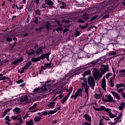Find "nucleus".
Instances as JSON below:
<instances>
[{
  "label": "nucleus",
  "mask_w": 125,
  "mask_h": 125,
  "mask_svg": "<svg viewBox=\"0 0 125 125\" xmlns=\"http://www.w3.org/2000/svg\"><path fill=\"white\" fill-rule=\"evenodd\" d=\"M100 70H100L97 69V68H94L93 70V77L95 81H99V80L102 78L104 74H105L106 72H108L109 68L107 66L103 64L101 65Z\"/></svg>",
  "instance_id": "1"
},
{
  "label": "nucleus",
  "mask_w": 125,
  "mask_h": 125,
  "mask_svg": "<svg viewBox=\"0 0 125 125\" xmlns=\"http://www.w3.org/2000/svg\"><path fill=\"white\" fill-rule=\"evenodd\" d=\"M39 91V93H41L42 95V94H45V93H47V90L46 88V87L45 86H43L42 87V88H35L33 92H38Z\"/></svg>",
  "instance_id": "2"
},
{
  "label": "nucleus",
  "mask_w": 125,
  "mask_h": 125,
  "mask_svg": "<svg viewBox=\"0 0 125 125\" xmlns=\"http://www.w3.org/2000/svg\"><path fill=\"white\" fill-rule=\"evenodd\" d=\"M78 96H83V89H79L75 93V95H72L71 98L74 99V100H77Z\"/></svg>",
  "instance_id": "3"
},
{
  "label": "nucleus",
  "mask_w": 125,
  "mask_h": 125,
  "mask_svg": "<svg viewBox=\"0 0 125 125\" xmlns=\"http://www.w3.org/2000/svg\"><path fill=\"white\" fill-rule=\"evenodd\" d=\"M82 87L84 89V92L86 93L87 96H88V90L89 89V86L87 85V81L86 79H83V82L82 84Z\"/></svg>",
  "instance_id": "4"
},
{
  "label": "nucleus",
  "mask_w": 125,
  "mask_h": 125,
  "mask_svg": "<svg viewBox=\"0 0 125 125\" xmlns=\"http://www.w3.org/2000/svg\"><path fill=\"white\" fill-rule=\"evenodd\" d=\"M87 81L89 85L92 87V89H94V86H95V82L94 81V79L92 77H89L87 78Z\"/></svg>",
  "instance_id": "5"
},
{
  "label": "nucleus",
  "mask_w": 125,
  "mask_h": 125,
  "mask_svg": "<svg viewBox=\"0 0 125 125\" xmlns=\"http://www.w3.org/2000/svg\"><path fill=\"white\" fill-rule=\"evenodd\" d=\"M105 97H107L106 99H104V98H103V101L104 102H113V97H112V96L111 95H108L107 96V95H105Z\"/></svg>",
  "instance_id": "6"
},
{
  "label": "nucleus",
  "mask_w": 125,
  "mask_h": 125,
  "mask_svg": "<svg viewBox=\"0 0 125 125\" xmlns=\"http://www.w3.org/2000/svg\"><path fill=\"white\" fill-rule=\"evenodd\" d=\"M106 113L108 114V116L109 118H111V119H113L117 117V114H113L112 113V109L111 108H108V110H107Z\"/></svg>",
  "instance_id": "7"
},
{
  "label": "nucleus",
  "mask_w": 125,
  "mask_h": 125,
  "mask_svg": "<svg viewBox=\"0 0 125 125\" xmlns=\"http://www.w3.org/2000/svg\"><path fill=\"white\" fill-rule=\"evenodd\" d=\"M94 110L95 111H104V112H106L109 109V108H106L104 106H102L99 108L94 107Z\"/></svg>",
  "instance_id": "8"
},
{
  "label": "nucleus",
  "mask_w": 125,
  "mask_h": 125,
  "mask_svg": "<svg viewBox=\"0 0 125 125\" xmlns=\"http://www.w3.org/2000/svg\"><path fill=\"white\" fill-rule=\"evenodd\" d=\"M46 4H48V5H49L50 6H53V2L50 1V0H47L45 1V2L43 4L42 6V8H46Z\"/></svg>",
  "instance_id": "9"
},
{
  "label": "nucleus",
  "mask_w": 125,
  "mask_h": 125,
  "mask_svg": "<svg viewBox=\"0 0 125 125\" xmlns=\"http://www.w3.org/2000/svg\"><path fill=\"white\" fill-rule=\"evenodd\" d=\"M83 118H84L87 122H91L92 121L91 116H89L88 114H85L83 116Z\"/></svg>",
  "instance_id": "10"
},
{
  "label": "nucleus",
  "mask_w": 125,
  "mask_h": 125,
  "mask_svg": "<svg viewBox=\"0 0 125 125\" xmlns=\"http://www.w3.org/2000/svg\"><path fill=\"white\" fill-rule=\"evenodd\" d=\"M102 87L103 89L106 92V79L104 78L102 81Z\"/></svg>",
  "instance_id": "11"
},
{
  "label": "nucleus",
  "mask_w": 125,
  "mask_h": 125,
  "mask_svg": "<svg viewBox=\"0 0 125 125\" xmlns=\"http://www.w3.org/2000/svg\"><path fill=\"white\" fill-rule=\"evenodd\" d=\"M13 112L14 114H16V115L20 114L21 113V108L16 107L13 110Z\"/></svg>",
  "instance_id": "12"
},
{
  "label": "nucleus",
  "mask_w": 125,
  "mask_h": 125,
  "mask_svg": "<svg viewBox=\"0 0 125 125\" xmlns=\"http://www.w3.org/2000/svg\"><path fill=\"white\" fill-rule=\"evenodd\" d=\"M78 15H83V19L84 20H88V15L87 14H83L82 12L79 13Z\"/></svg>",
  "instance_id": "13"
},
{
  "label": "nucleus",
  "mask_w": 125,
  "mask_h": 125,
  "mask_svg": "<svg viewBox=\"0 0 125 125\" xmlns=\"http://www.w3.org/2000/svg\"><path fill=\"white\" fill-rule=\"evenodd\" d=\"M111 93L113 96H115V98L117 99V100H121V97L119 95V94L115 92H111Z\"/></svg>",
  "instance_id": "14"
},
{
  "label": "nucleus",
  "mask_w": 125,
  "mask_h": 125,
  "mask_svg": "<svg viewBox=\"0 0 125 125\" xmlns=\"http://www.w3.org/2000/svg\"><path fill=\"white\" fill-rule=\"evenodd\" d=\"M122 117H123V114L122 113H120V115L116 118H115L114 119V122L113 124H117V123L118 122V121H119L120 120V119L121 118H122Z\"/></svg>",
  "instance_id": "15"
},
{
  "label": "nucleus",
  "mask_w": 125,
  "mask_h": 125,
  "mask_svg": "<svg viewBox=\"0 0 125 125\" xmlns=\"http://www.w3.org/2000/svg\"><path fill=\"white\" fill-rule=\"evenodd\" d=\"M83 67H78L76 68L75 70V74H79V73H83Z\"/></svg>",
  "instance_id": "16"
},
{
  "label": "nucleus",
  "mask_w": 125,
  "mask_h": 125,
  "mask_svg": "<svg viewBox=\"0 0 125 125\" xmlns=\"http://www.w3.org/2000/svg\"><path fill=\"white\" fill-rule=\"evenodd\" d=\"M42 59V58L41 57H38V58H32L31 59V61L32 62H38V61H40Z\"/></svg>",
  "instance_id": "17"
},
{
  "label": "nucleus",
  "mask_w": 125,
  "mask_h": 125,
  "mask_svg": "<svg viewBox=\"0 0 125 125\" xmlns=\"http://www.w3.org/2000/svg\"><path fill=\"white\" fill-rule=\"evenodd\" d=\"M44 26H43V28H46L47 30H49L51 28L50 24H49V22L46 21L44 23Z\"/></svg>",
  "instance_id": "18"
},
{
  "label": "nucleus",
  "mask_w": 125,
  "mask_h": 125,
  "mask_svg": "<svg viewBox=\"0 0 125 125\" xmlns=\"http://www.w3.org/2000/svg\"><path fill=\"white\" fill-rule=\"evenodd\" d=\"M60 4H61L60 8H62V9L67 8V4H66L65 2L63 1L61 2Z\"/></svg>",
  "instance_id": "19"
},
{
  "label": "nucleus",
  "mask_w": 125,
  "mask_h": 125,
  "mask_svg": "<svg viewBox=\"0 0 125 125\" xmlns=\"http://www.w3.org/2000/svg\"><path fill=\"white\" fill-rule=\"evenodd\" d=\"M12 108H8L5 110L2 115V117L4 118V117H5V116L7 115V113H9V112L10 111V110H12Z\"/></svg>",
  "instance_id": "20"
},
{
  "label": "nucleus",
  "mask_w": 125,
  "mask_h": 125,
  "mask_svg": "<svg viewBox=\"0 0 125 125\" xmlns=\"http://www.w3.org/2000/svg\"><path fill=\"white\" fill-rule=\"evenodd\" d=\"M119 76L120 77H125V69H122L119 71Z\"/></svg>",
  "instance_id": "21"
},
{
  "label": "nucleus",
  "mask_w": 125,
  "mask_h": 125,
  "mask_svg": "<svg viewBox=\"0 0 125 125\" xmlns=\"http://www.w3.org/2000/svg\"><path fill=\"white\" fill-rule=\"evenodd\" d=\"M47 107L48 108H53V107L55 106V102H52L49 103L47 105Z\"/></svg>",
  "instance_id": "22"
},
{
  "label": "nucleus",
  "mask_w": 125,
  "mask_h": 125,
  "mask_svg": "<svg viewBox=\"0 0 125 125\" xmlns=\"http://www.w3.org/2000/svg\"><path fill=\"white\" fill-rule=\"evenodd\" d=\"M125 103H122L120 104V106H119V109L120 111H122V110L124 109V108H125Z\"/></svg>",
  "instance_id": "23"
},
{
  "label": "nucleus",
  "mask_w": 125,
  "mask_h": 125,
  "mask_svg": "<svg viewBox=\"0 0 125 125\" xmlns=\"http://www.w3.org/2000/svg\"><path fill=\"white\" fill-rule=\"evenodd\" d=\"M100 61H101V59H99L96 61H94L91 62V64L92 66H95V65H96V64H97V63H98Z\"/></svg>",
  "instance_id": "24"
},
{
  "label": "nucleus",
  "mask_w": 125,
  "mask_h": 125,
  "mask_svg": "<svg viewBox=\"0 0 125 125\" xmlns=\"http://www.w3.org/2000/svg\"><path fill=\"white\" fill-rule=\"evenodd\" d=\"M91 73V71L90 70H87L86 71H84L83 73V77H85V76H88V75H90Z\"/></svg>",
  "instance_id": "25"
},
{
  "label": "nucleus",
  "mask_w": 125,
  "mask_h": 125,
  "mask_svg": "<svg viewBox=\"0 0 125 125\" xmlns=\"http://www.w3.org/2000/svg\"><path fill=\"white\" fill-rule=\"evenodd\" d=\"M124 86H125V84L123 83H120L119 84H116L117 89H119L120 87H124Z\"/></svg>",
  "instance_id": "26"
},
{
  "label": "nucleus",
  "mask_w": 125,
  "mask_h": 125,
  "mask_svg": "<svg viewBox=\"0 0 125 125\" xmlns=\"http://www.w3.org/2000/svg\"><path fill=\"white\" fill-rule=\"evenodd\" d=\"M42 52V48L40 47L36 51V54L37 55H40Z\"/></svg>",
  "instance_id": "27"
},
{
  "label": "nucleus",
  "mask_w": 125,
  "mask_h": 125,
  "mask_svg": "<svg viewBox=\"0 0 125 125\" xmlns=\"http://www.w3.org/2000/svg\"><path fill=\"white\" fill-rule=\"evenodd\" d=\"M21 101L24 102L25 101H28V96H23L21 98Z\"/></svg>",
  "instance_id": "28"
},
{
  "label": "nucleus",
  "mask_w": 125,
  "mask_h": 125,
  "mask_svg": "<svg viewBox=\"0 0 125 125\" xmlns=\"http://www.w3.org/2000/svg\"><path fill=\"white\" fill-rule=\"evenodd\" d=\"M68 98H69V97L68 96H66L61 101L62 104H64V103H65L67 100H68Z\"/></svg>",
  "instance_id": "29"
},
{
  "label": "nucleus",
  "mask_w": 125,
  "mask_h": 125,
  "mask_svg": "<svg viewBox=\"0 0 125 125\" xmlns=\"http://www.w3.org/2000/svg\"><path fill=\"white\" fill-rule=\"evenodd\" d=\"M31 65H32V62H28L27 64L24 66V69L27 70V69H28V68H29Z\"/></svg>",
  "instance_id": "30"
},
{
  "label": "nucleus",
  "mask_w": 125,
  "mask_h": 125,
  "mask_svg": "<svg viewBox=\"0 0 125 125\" xmlns=\"http://www.w3.org/2000/svg\"><path fill=\"white\" fill-rule=\"evenodd\" d=\"M26 53L28 55H33L35 53V50L31 49L29 52H26Z\"/></svg>",
  "instance_id": "31"
},
{
  "label": "nucleus",
  "mask_w": 125,
  "mask_h": 125,
  "mask_svg": "<svg viewBox=\"0 0 125 125\" xmlns=\"http://www.w3.org/2000/svg\"><path fill=\"white\" fill-rule=\"evenodd\" d=\"M34 120L33 119H31L29 121H27L26 122V124L27 125H33L34 123H33Z\"/></svg>",
  "instance_id": "32"
},
{
  "label": "nucleus",
  "mask_w": 125,
  "mask_h": 125,
  "mask_svg": "<svg viewBox=\"0 0 125 125\" xmlns=\"http://www.w3.org/2000/svg\"><path fill=\"white\" fill-rule=\"evenodd\" d=\"M102 97V95L101 94H95V98L96 99H100Z\"/></svg>",
  "instance_id": "33"
},
{
  "label": "nucleus",
  "mask_w": 125,
  "mask_h": 125,
  "mask_svg": "<svg viewBox=\"0 0 125 125\" xmlns=\"http://www.w3.org/2000/svg\"><path fill=\"white\" fill-rule=\"evenodd\" d=\"M48 55V53L47 54H43L41 56L39 57H41V59H44V58H46Z\"/></svg>",
  "instance_id": "34"
},
{
  "label": "nucleus",
  "mask_w": 125,
  "mask_h": 125,
  "mask_svg": "<svg viewBox=\"0 0 125 125\" xmlns=\"http://www.w3.org/2000/svg\"><path fill=\"white\" fill-rule=\"evenodd\" d=\"M38 104H34L31 107H29V110H34V109L37 108Z\"/></svg>",
  "instance_id": "35"
},
{
  "label": "nucleus",
  "mask_w": 125,
  "mask_h": 125,
  "mask_svg": "<svg viewBox=\"0 0 125 125\" xmlns=\"http://www.w3.org/2000/svg\"><path fill=\"white\" fill-rule=\"evenodd\" d=\"M7 79L5 76L2 77V74H0V81H3V80H6Z\"/></svg>",
  "instance_id": "36"
},
{
  "label": "nucleus",
  "mask_w": 125,
  "mask_h": 125,
  "mask_svg": "<svg viewBox=\"0 0 125 125\" xmlns=\"http://www.w3.org/2000/svg\"><path fill=\"white\" fill-rule=\"evenodd\" d=\"M41 120V117L39 116H36L35 118L34 119V121L37 123V122H39Z\"/></svg>",
  "instance_id": "37"
},
{
  "label": "nucleus",
  "mask_w": 125,
  "mask_h": 125,
  "mask_svg": "<svg viewBox=\"0 0 125 125\" xmlns=\"http://www.w3.org/2000/svg\"><path fill=\"white\" fill-rule=\"evenodd\" d=\"M16 117V120L17 121H21L22 120V118L21 117V116L20 115H18L17 116H15Z\"/></svg>",
  "instance_id": "38"
},
{
  "label": "nucleus",
  "mask_w": 125,
  "mask_h": 125,
  "mask_svg": "<svg viewBox=\"0 0 125 125\" xmlns=\"http://www.w3.org/2000/svg\"><path fill=\"white\" fill-rule=\"evenodd\" d=\"M35 14H37V15H42L41 14V10L40 9H38L35 11Z\"/></svg>",
  "instance_id": "39"
},
{
  "label": "nucleus",
  "mask_w": 125,
  "mask_h": 125,
  "mask_svg": "<svg viewBox=\"0 0 125 125\" xmlns=\"http://www.w3.org/2000/svg\"><path fill=\"white\" fill-rule=\"evenodd\" d=\"M117 52H110L108 54V55H109V56H113V55H116Z\"/></svg>",
  "instance_id": "40"
},
{
  "label": "nucleus",
  "mask_w": 125,
  "mask_h": 125,
  "mask_svg": "<svg viewBox=\"0 0 125 125\" xmlns=\"http://www.w3.org/2000/svg\"><path fill=\"white\" fill-rule=\"evenodd\" d=\"M118 90V92L119 93H122V92H124V88H121L120 89H117Z\"/></svg>",
  "instance_id": "41"
},
{
  "label": "nucleus",
  "mask_w": 125,
  "mask_h": 125,
  "mask_svg": "<svg viewBox=\"0 0 125 125\" xmlns=\"http://www.w3.org/2000/svg\"><path fill=\"white\" fill-rule=\"evenodd\" d=\"M6 62H8V61H7L6 62H4L3 61H1L0 59V66H2V65H3V63H6Z\"/></svg>",
  "instance_id": "42"
},
{
  "label": "nucleus",
  "mask_w": 125,
  "mask_h": 125,
  "mask_svg": "<svg viewBox=\"0 0 125 125\" xmlns=\"http://www.w3.org/2000/svg\"><path fill=\"white\" fill-rule=\"evenodd\" d=\"M112 76V73H109L106 74L105 78L106 79H109V77H111Z\"/></svg>",
  "instance_id": "43"
},
{
  "label": "nucleus",
  "mask_w": 125,
  "mask_h": 125,
  "mask_svg": "<svg viewBox=\"0 0 125 125\" xmlns=\"http://www.w3.org/2000/svg\"><path fill=\"white\" fill-rule=\"evenodd\" d=\"M109 84L110 85L111 87H114V83H113V81L110 80L109 82Z\"/></svg>",
  "instance_id": "44"
},
{
  "label": "nucleus",
  "mask_w": 125,
  "mask_h": 125,
  "mask_svg": "<svg viewBox=\"0 0 125 125\" xmlns=\"http://www.w3.org/2000/svg\"><path fill=\"white\" fill-rule=\"evenodd\" d=\"M45 67H46V68L48 67H50V66H51V62H50L49 63H45L44 64Z\"/></svg>",
  "instance_id": "45"
},
{
  "label": "nucleus",
  "mask_w": 125,
  "mask_h": 125,
  "mask_svg": "<svg viewBox=\"0 0 125 125\" xmlns=\"http://www.w3.org/2000/svg\"><path fill=\"white\" fill-rule=\"evenodd\" d=\"M5 121H8V122H11L12 120L9 119V116H6L5 118Z\"/></svg>",
  "instance_id": "46"
},
{
  "label": "nucleus",
  "mask_w": 125,
  "mask_h": 125,
  "mask_svg": "<svg viewBox=\"0 0 125 125\" xmlns=\"http://www.w3.org/2000/svg\"><path fill=\"white\" fill-rule=\"evenodd\" d=\"M18 61V63H21V62H23V59L20 58L19 59L17 60Z\"/></svg>",
  "instance_id": "47"
},
{
  "label": "nucleus",
  "mask_w": 125,
  "mask_h": 125,
  "mask_svg": "<svg viewBox=\"0 0 125 125\" xmlns=\"http://www.w3.org/2000/svg\"><path fill=\"white\" fill-rule=\"evenodd\" d=\"M48 115H50V114H55L54 110L48 111Z\"/></svg>",
  "instance_id": "48"
},
{
  "label": "nucleus",
  "mask_w": 125,
  "mask_h": 125,
  "mask_svg": "<svg viewBox=\"0 0 125 125\" xmlns=\"http://www.w3.org/2000/svg\"><path fill=\"white\" fill-rule=\"evenodd\" d=\"M23 82H24L23 81V80L21 79V80H19L18 81H16V83H17L20 84V83H23Z\"/></svg>",
  "instance_id": "49"
},
{
  "label": "nucleus",
  "mask_w": 125,
  "mask_h": 125,
  "mask_svg": "<svg viewBox=\"0 0 125 125\" xmlns=\"http://www.w3.org/2000/svg\"><path fill=\"white\" fill-rule=\"evenodd\" d=\"M72 91H73V88L71 86L70 87V91L69 92L68 95H70V94L72 93Z\"/></svg>",
  "instance_id": "50"
},
{
  "label": "nucleus",
  "mask_w": 125,
  "mask_h": 125,
  "mask_svg": "<svg viewBox=\"0 0 125 125\" xmlns=\"http://www.w3.org/2000/svg\"><path fill=\"white\" fill-rule=\"evenodd\" d=\"M7 42H11L12 41V39L11 38L9 37L6 38Z\"/></svg>",
  "instance_id": "51"
},
{
  "label": "nucleus",
  "mask_w": 125,
  "mask_h": 125,
  "mask_svg": "<svg viewBox=\"0 0 125 125\" xmlns=\"http://www.w3.org/2000/svg\"><path fill=\"white\" fill-rule=\"evenodd\" d=\"M12 64H13V65H16V64H18V62L17 60L13 62Z\"/></svg>",
  "instance_id": "52"
},
{
  "label": "nucleus",
  "mask_w": 125,
  "mask_h": 125,
  "mask_svg": "<svg viewBox=\"0 0 125 125\" xmlns=\"http://www.w3.org/2000/svg\"><path fill=\"white\" fill-rule=\"evenodd\" d=\"M56 31H57V32H59V31H62V28L58 27L56 29Z\"/></svg>",
  "instance_id": "53"
},
{
  "label": "nucleus",
  "mask_w": 125,
  "mask_h": 125,
  "mask_svg": "<svg viewBox=\"0 0 125 125\" xmlns=\"http://www.w3.org/2000/svg\"><path fill=\"white\" fill-rule=\"evenodd\" d=\"M38 22H39V19H38L37 18H35L34 23H35V24H37Z\"/></svg>",
  "instance_id": "54"
},
{
  "label": "nucleus",
  "mask_w": 125,
  "mask_h": 125,
  "mask_svg": "<svg viewBox=\"0 0 125 125\" xmlns=\"http://www.w3.org/2000/svg\"><path fill=\"white\" fill-rule=\"evenodd\" d=\"M78 22H79V23H83V21L81 19H79L78 20Z\"/></svg>",
  "instance_id": "55"
},
{
  "label": "nucleus",
  "mask_w": 125,
  "mask_h": 125,
  "mask_svg": "<svg viewBox=\"0 0 125 125\" xmlns=\"http://www.w3.org/2000/svg\"><path fill=\"white\" fill-rule=\"evenodd\" d=\"M83 125H91V124L86 122H85Z\"/></svg>",
  "instance_id": "56"
},
{
  "label": "nucleus",
  "mask_w": 125,
  "mask_h": 125,
  "mask_svg": "<svg viewBox=\"0 0 125 125\" xmlns=\"http://www.w3.org/2000/svg\"><path fill=\"white\" fill-rule=\"evenodd\" d=\"M41 70H46V66H42L41 67Z\"/></svg>",
  "instance_id": "57"
},
{
  "label": "nucleus",
  "mask_w": 125,
  "mask_h": 125,
  "mask_svg": "<svg viewBox=\"0 0 125 125\" xmlns=\"http://www.w3.org/2000/svg\"><path fill=\"white\" fill-rule=\"evenodd\" d=\"M11 119H12V120H13L14 121H17L16 118L15 117V116H12L11 117Z\"/></svg>",
  "instance_id": "58"
},
{
  "label": "nucleus",
  "mask_w": 125,
  "mask_h": 125,
  "mask_svg": "<svg viewBox=\"0 0 125 125\" xmlns=\"http://www.w3.org/2000/svg\"><path fill=\"white\" fill-rule=\"evenodd\" d=\"M76 37H78V36H80V35L81 34L80 33V32H79V31H76Z\"/></svg>",
  "instance_id": "59"
},
{
  "label": "nucleus",
  "mask_w": 125,
  "mask_h": 125,
  "mask_svg": "<svg viewBox=\"0 0 125 125\" xmlns=\"http://www.w3.org/2000/svg\"><path fill=\"white\" fill-rule=\"evenodd\" d=\"M122 96L124 98V99H125V93L123 92L121 93Z\"/></svg>",
  "instance_id": "60"
},
{
  "label": "nucleus",
  "mask_w": 125,
  "mask_h": 125,
  "mask_svg": "<svg viewBox=\"0 0 125 125\" xmlns=\"http://www.w3.org/2000/svg\"><path fill=\"white\" fill-rule=\"evenodd\" d=\"M47 114L48 115V111H44L42 113V115H47Z\"/></svg>",
  "instance_id": "61"
},
{
  "label": "nucleus",
  "mask_w": 125,
  "mask_h": 125,
  "mask_svg": "<svg viewBox=\"0 0 125 125\" xmlns=\"http://www.w3.org/2000/svg\"><path fill=\"white\" fill-rule=\"evenodd\" d=\"M69 31V29L68 28H65L63 30V33H67Z\"/></svg>",
  "instance_id": "62"
},
{
  "label": "nucleus",
  "mask_w": 125,
  "mask_h": 125,
  "mask_svg": "<svg viewBox=\"0 0 125 125\" xmlns=\"http://www.w3.org/2000/svg\"><path fill=\"white\" fill-rule=\"evenodd\" d=\"M23 6H24V5H23V4H22L21 6L19 7V9L20 10H21V9H23Z\"/></svg>",
  "instance_id": "63"
},
{
  "label": "nucleus",
  "mask_w": 125,
  "mask_h": 125,
  "mask_svg": "<svg viewBox=\"0 0 125 125\" xmlns=\"http://www.w3.org/2000/svg\"><path fill=\"white\" fill-rule=\"evenodd\" d=\"M122 3L125 6V0H123Z\"/></svg>",
  "instance_id": "64"
}]
</instances>
